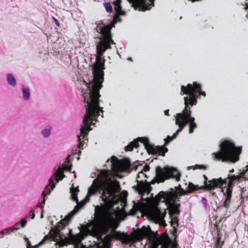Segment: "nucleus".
Segmentation results:
<instances>
[{
	"label": "nucleus",
	"mask_w": 248,
	"mask_h": 248,
	"mask_svg": "<svg viewBox=\"0 0 248 248\" xmlns=\"http://www.w3.org/2000/svg\"><path fill=\"white\" fill-rule=\"evenodd\" d=\"M101 191V198L104 204L95 207L94 219L88 224L92 226L91 236L99 241L94 244L96 248H110L113 239L120 240L124 244H132L145 238H149L154 233L149 226H145L138 228L132 236L116 231L119 224L113 217L115 211L112 208L116 203V187L111 183L107 170H101L93 180L88 188L87 196L100 193Z\"/></svg>",
	"instance_id": "1"
},
{
	"label": "nucleus",
	"mask_w": 248,
	"mask_h": 248,
	"mask_svg": "<svg viewBox=\"0 0 248 248\" xmlns=\"http://www.w3.org/2000/svg\"><path fill=\"white\" fill-rule=\"evenodd\" d=\"M112 26L105 25L102 21H100L97 24L96 31L100 33V40L96 47V63L93 70V83L86 84L89 92L83 94L84 103H86V114L83 120V124L80 127V135L78 136V148L83 149L84 142L81 141V137L84 139L87 135L88 132L91 130V125L93 124V121H96V118L100 115V112L103 113V108L99 106V90L102 88L103 77L101 73L102 69H104L105 60L102 58L105 52L108 49H110L111 44H115L112 39L111 30Z\"/></svg>",
	"instance_id": "2"
},
{
	"label": "nucleus",
	"mask_w": 248,
	"mask_h": 248,
	"mask_svg": "<svg viewBox=\"0 0 248 248\" xmlns=\"http://www.w3.org/2000/svg\"><path fill=\"white\" fill-rule=\"evenodd\" d=\"M181 175L180 172L173 167L165 166L161 168L157 166L155 168V177L154 180L148 182L146 180L144 181L137 179V184L134 186L133 188L139 194L149 193L152 190L151 185H154L155 183L164 182L165 180L170 178L175 179L176 181H179L180 180Z\"/></svg>",
	"instance_id": "3"
},
{
	"label": "nucleus",
	"mask_w": 248,
	"mask_h": 248,
	"mask_svg": "<svg viewBox=\"0 0 248 248\" xmlns=\"http://www.w3.org/2000/svg\"><path fill=\"white\" fill-rule=\"evenodd\" d=\"M219 149L212 154L215 161H220L227 163H235L239 160L240 155L242 153L241 147H236L233 142L224 140L219 144Z\"/></svg>",
	"instance_id": "4"
},
{
	"label": "nucleus",
	"mask_w": 248,
	"mask_h": 248,
	"mask_svg": "<svg viewBox=\"0 0 248 248\" xmlns=\"http://www.w3.org/2000/svg\"><path fill=\"white\" fill-rule=\"evenodd\" d=\"M139 142L143 144L149 154L164 156L165 154L168 152V149L165 147V145L155 146L150 143L149 139L147 137L137 138L125 147V150L126 151H132L134 148H138L139 146Z\"/></svg>",
	"instance_id": "5"
},
{
	"label": "nucleus",
	"mask_w": 248,
	"mask_h": 248,
	"mask_svg": "<svg viewBox=\"0 0 248 248\" xmlns=\"http://www.w3.org/2000/svg\"><path fill=\"white\" fill-rule=\"evenodd\" d=\"M88 224L87 225V228L86 229L81 231L77 234H73L72 230L69 229L68 236L63 239L62 236H60L59 241H58L57 238L54 237L53 240L56 242L60 247H62L68 244H72L75 246V248H78L79 245L81 242L88 235H91L92 228L89 229V227L91 226H88Z\"/></svg>",
	"instance_id": "6"
},
{
	"label": "nucleus",
	"mask_w": 248,
	"mask_h": 248,
	"mask_svg": "<svg viewBox=\"0 0 248 248\" xmlns=\"http://www.w3.org/2000/svg\"><path fill=\"white\" fill-rule=\"evenodd\" d=\"M242 177V174L240 173L239 175H237L229 174L227 178L225 179H226V183H227V180H228L227 186L226 187V191L225 192H223L224 195L226 196V198L223 204L218 207L216 210V211L218 212L222 211L223 212L222 217H226L228 210L230 207L234 182L239 181Z\"/></svg>",
	"instance_id": "7"
},
{
	"label": "nucleus",
	"mask_w": 248,
	"mask_h": 248,
	"mask_svg": "<svg viewBox=\"0 0 248 248\" xmlns=\"http://www.w3.org/2000/svg\"><path fill=\"white\" fill-rule=\"evenodd\" d=\"M181 94H186L189 96L184 97V104L185 103V98L187 97V107L189 105L191 106L195 105L197 103V93L199 95H202L204 97L206 96V93L204 91H202L201 85L197 82H193V84H188L186 86L182 85Z\"/></svg>",
	"instance_id": "8"
},
{
	"label": "nucleus",
	"mask_w": 248,
	"mask_h": 248,
	"mask_svg": "<svg viewBox=\"0 0 248 248\" xmlns=\"http://www.w3.org/2000/svg\"><path fill=\"white\" fill-rule=\"evenodd\" d=\"M187 97L185 98V108L182 113H179V117L181 118L184 122H186V125L189 124V133H192L195 128L197 127V124L195 122V118L191 116L192 111L190 107H187Z\"/></svg>",
	"instance_id": "9"
},
{
	"label": "nucleus",
	"mask_w": 248,
	"mask_h": 248,
	"mask_svg": "<svg viewBox=\"0 0 248 248\" xmlns=\"http://www.w3.org/2000/svg\"><path fill=\"white\" fill-rule=\"evenodd\" d=\"M152 239L158 248H177V243L172 242L166 232Z\"/></svg>",
	"instance_id": "10"
},
{
	"label": "nucleus",
	"mask_w": 248,
	"mask_h": 248,
	"mask_svg": "<svg viewBox=\"0 0 248 248\" xmlns=\"http://www.w3.org/2000/svg\"><path fill=\"white\" fill-rule=\"evenodd\" d=\"M111 162L112 169L118 172L124 171L129 170L131 165L129 159L124 158L122 160H119L118 158L115 156L111 157Z\"/></svg>",
	"instance_id": "11"
},
{
	"label": "nucleus",
	"mask_w": 248,
	"mask_h": 248,
	"mask_svg": "<svg viewBox=\"0 0 248 248\" xmlns=\"http://www.w3.org/2000/svg\"><path fill=\"white\" fill-rule=\"evenodd\" d=\"M182 189H184L181 187V185L179 184L178 186H175L174 188H170V191H161L160 192L158 196L159 198H170L171 200L173 198L177 199V201H180V198L182 191Z\"/></svg>",
	"instance_id": "12"
},
{
	"label": "nucleus",
	"mask_w": 248,
	"mask_h": 248,
	"mask_svg": "<svg viewBox=\"0 0 248 248\" xmlns=\"http://www.w3.org/2000/svg\"><path fill=\"white\" fill-rule=\"evenodd\" d=\"M81 207L77 204L74 209L68 215L59 221L55 227V233L57 235H61V230H63L66 226L68 225L72 217L74 215L77 213Z\"/></svg>",
	"instance_id": "13"
},
{
	"label": "nucleus",
	"mask_w": 248,
	"mask_h": 248,
	"mask_svg": "<svg viewBox=\"0 0 248 248\" xmlns=\"http://www.w3.org/2000/svg\"><path fill=\"white\" fill-rule=\"evenodd\" d=\"M162 199V198H160ZM166 200L167 202L170 204L169 208V214L170 217H173L174 215H179L180 213V203L177 202V199L173 198L171 200L170 198H163Z\"/></svg>",
	"instance_id": "14"
},
{
	"label": "nucleus",
	"mask_w": 248,
	"mask_h": 248,
	"mask_svg": "<svg viewBox=\"0 0 248 248\" xmlns=\"http://www.w3.org/2000/svg\"><path fill=\"white\" fill-rule=\"evenodd\" d=\"M214 187L211 186V184L205 186H199L198 185H195L191 182H189L188 186L186 190L182 189V193L181 195H187L188 193H193L197 190L200 189H206L208 190H211Z\"/></svg>",
	"instance_id": "15"
},
{
	"label": "nucleus",
	"mask_w": 248,
	"mask_h": 248,
	"mask_svg": "<svg viewBox=\"0 0 248 248\" xmlns=\"http://www.w3.org/2000/svg\"><path fill=\"white\" fill-rule=\"evenodd\" d=\"M203 177L204 178V185H208L209 184H211L212 186L214 187L212 189L217 187H220L222 189V191H224V189L223 188V186L224 184H226V179H222V178H219L218 179H212V180H208V178L205 175H203Z\"/></svg>",
	"instance_id": "16"
},
{
	"label": "nucleus",
	"mask_w": 248,
	"mask_h": 248,
	"mask_svg": "<svg viewBox=\"0 0 248 248\" xmlns=\"http://www.w3.org/2000/svg\"><path fill=\"white\" fill-rule=\"evenodd\" d=\"M166 214V210L162 212L158 207H156L148 212V216L152 219L162 220L164 219Z\"/></svg>",
	"instance_id": "17"
},
{
	"label": "nucleus",
	"mask_w": 248,
	"mask_h": 248,
	"mask_svg": "<svg viewBox=\"0 0 248 248\" xmlns=\"http://www.w3.org/2000/svg\"><path fill=\"white\" fill-rule=\"evenodd\" d=\"M111 3L114 5L116 15L114 16V19L121 21L120 16L125 15V12L122 10L121 3L122 0H109Z\"/></svg>",
	"instance_id": "18"
},
{
	"label": "nucleus",
	"mask_w": 248,
	"mask_h": 248,
	"mask_svg": "<svg viewBox=\"0 0 248 248\" xmlns=\"http://www.w3.org/2000/svg\"><path fill=\"white\" fill-rule=\"evenodd\" d=\"M175 124L178 125L179 128L177 131L173 134V138H176L177 135L184 129V128L186 125V122H184L183 120H182L181 118L179 117V113L176 114L175 119Z\"/></svg>",
	"instance_id": "19"
},
{
	"label": "nucleus",
	"mask_w": 248,
	"mask_h": 248,
	"mask_svg": "<svg viewBox=\"0 0 248 248\" xmlns=\"http://www.w3.org/2000/svg\"><path fill=\"white\" fill-rule=\"evenodd\" d=\"M51 238V236H48V235H46L44 238L38 244L33 246H31L30 243L28 242L26 248H38L40 246L45 244L47 241L50 240Z\"/></svg>",
	"instance_id": "20"
},
{
	"label": "nucleus",
	"mask_w": 248,
	"mask_h": 248,
	"mask_svg": "<svg viewBox=\"0 0 248 248\" xmlns=\"http://www.w3.org/2000/svg\"><path fill=\"white\" fill-rule=\"evenodd\" d=\"M224 242L222 240L221 234L219 231H217V237L215 242V247L214 248H222V246L224 245Z\"/></svg>",
	"instance_id": "21"
},
{
	"label": "nucleus",
	"mask_w": 248,
	"mask_h": 248,
	"mask_svg": "<svg viewBox=\"0 0 248 248\" xmlns=\"http://www.w3.org/2000/svg\"><path fill=\"white\" fill-rule=\"evenodd\" d=\"M79 191V189L78 186L76 187H74L73 186H72L70 188V193H71V197L72 200L74 201H75L76 202H78V196L77 192Z\"/></svg>",
	"instance_id": "22"
},
{
	"label": "nucleus",
	"mask_w": 248,
	"mask_h": 248,
	"mask_svg": "<svg viewBox=\"0 0 248 248\" xmlns=\"http://www.w3.org/2000/svg\"><path fill=\"white\" fill-rule=\"evenodd\" d=\"M55 175L57 182L60 180H62L65 177V175L60 167H59L58 170L55 172Z\"/></svg>",
	"instance_id": "23"
},
{
	"label": "nucleus",
	"mask_w": 248,
	"mask_h": 248,
	"mask_svg": "<svg viewBox=\"0 0 248 248\" xmlns=\"http://www.w3.org/2000/svg\"><path fill=\"white\" fill-rule=\"evenodd\" d=\"M7 80L9 84L15 86L16 84V80L13 75L9 74L7 76Z\"/></svg>",
	"instance_id": "24"
},
{
	"label": "nucleus",
	"mask_w": 248,
	"mask_h": 248,
	"mask_svg": "<svg viewBox=\"0 0 248 248\" xmlns=\"http://www.w3.org/2000/svg\"><path fill=\"white\" fill-rule=\"evenodd\" d=\"M23 96L25 100H28L30 95V90L28 88L23 87L22 89Z\"/></svg>",
	"instance_id": "25"
},
{
	"label": "nucleus",
	"mask_w": 248,
	"mask_h": 248,
	"mask_svg": "<svg viewBox=\"0 0 248 248\" xmlns=\"http://www.w3.org/2000/svg\"><path fill=\"white\" fill-rule=\"evenodd\" d=\"M171 218V221L170 222V225L173 227V226L178 227L179 226V219L177 217H172Z\"/></svg>",
	"instance_id": "26"
},
{
	"label": "nucleus",
	"mask_w": 248,
	"mask_h": 248,
	"mask_svg": "<svg viewBox=\"0 0 248 248\" xmlns=\"http://www.w3.org/2000/svg\"><path fill=\"white\" fill-rule=\"evenodd\" d=\"M55 185L53 183V180L52 177L50 178L49 179V184L46 186L45 189H46L48 188L49 186H50V189L48 190L47 193L49 194L50 192V190L53 189L55 187Z\"/></svg>",
	"instance_id": "27"
},
{
	"label": "nucleus",
	"mask_w": 248,
	"mask_h": 248,
	"mask_svg": "<svg viewBox=\"0 0 248 248\" xmlns=\"http://www.w3.org/2000/svg\"><path fill=\"white\" fill-rule=\"evenodd\" d=\"M51 129V127L49 126L46 128L42 131V133L44 137L47 138L49 136Z\"/></svg>",
	"instance_id": "28"
},
{
	"label": "nucleus",
	"mask_w": 248,
	"mask_h": 248,
	"mask_svg": "<svg viewBox=\"0 0 248 248\" xmlns=\"http://www.w3.org/2000/svg\"><path fill=\"white\" fill-rule=\"evenodd\" d=\"M12 232H13L12 227H9L0 231V235L3 237L4 234H9Z\"/></svg>",
	"instance_id": "29"
},
{
	"label": "nucleus",
	"mask_w": 248,
	"mask_h": 248,
	"mask_svg": "<svg viewBox=\"0 0 248 248\" xmlns=\"http://www.w3.org/2000/svg\"><path fill=\"white\" fill-rule=\"evenodd\" d=\"M104 5L107 12L111 13L112 12V7L110 2L104 3Z\"/></svg>",
	"instance_id": "30"
},
{
	"label": "nucleus",
	"mask_w": 248,
	"mask_h": 248,
	"mask_svg": "<svg viewBox=\"0 0 248 248\" xmlns=\"http://www.w3.org/2000/svg\"><path fill=\"white\" fill-rule=\"evenodd\" d=\"M245 168L246 169L243 170V171L241 172V173L243 177H244L246 180H248V166L247 165Z\"/></svg>",
	"instance_id": "31"
},
{
	"label": "nucleus",
	"mask_w": 248,
	"mask_h": 248,
	"mask_svg": "<svg viewBox=\"0 0 248 248\" xmlns=\"http://www.w3.org/2000/svg\"><path fill=\"white\" fill-rule=\"evenodd\" d=\"M175 138H173V135H172V137H170V136H168L167 138L164 139L165 143H164V145L166 146L167 145H168L169 144V143L170 142L171 140H172Z\"/></svg>",
	"instance_id": "32"
},
{
	"label": "nucleus",
	"mask_w": 248,
	"mask_h": 248,
	"mask_svg": "<svg viewBox=\"0 0 248 248\" xmlns=\"http://www.w3.org/2000/svg\"><path fill=\"white\" fill-rule=\"evenodd\" d=\"M42 195L44 197V198H43V201L41 202V203H40L39 204V206L40 207H41V208H42L43 207V206L45 205V201H46V200H45V197L46 196V192L45 190H44L42 192Z\"/></svg>",
	"instance_id": "33"
},
{
	"label": "nucleus",
	"mask_w": 248,
	"mask_h": 248,
	"mask_svg": "<svg viewBox=\"0 0 248 248\" xmlns=\"http://www.w3.org/2000/svg\"><path fill=\"white\" fill-rule=\"evenodd\" d=\"M63 169L64 170H67L68 171H71V169H72V165H63Z\"/></svg>",
	"instance_id": "34"
},
{
	"label": "nucleus",
	"mask_w": 248,
	"mask_h": 248,
	"mask_svg": "<svg viewBox=\"0 0 248 248\" xmlns=\"http://www.w3.org/2000/svg\"><path fill=\"white\" fill-rule=\"evenodd\" d=\"M149 242L150 244L148 246V248H158L152 239L149 240Z\"/></svg>",
	"instance_id": "35"
},
{
	"label": "nucleus",
	"mask_w": 248,
	"mask_h": 248,
	"mask_svg": "<svg viewBox=\"0 0 248 248\" xmlns=\"http://www.w3.org/2000/svg\"><path fill=\"white\" fill-rule=\"evenodd\" d=\"M20 226L19 222L16 223L13 227H11L13 231L17 230L19 228Z\"/></svg>",
	"instance_id": "36"
},
{
	"label": "nucleus",
	"mask_w": 248,
	"mask_h": 248,
	"mask_svg": "<svg viewBox=\"0 0 248 248\" xmlns=\"http://www.w3.org/2000/svg\"><path fill=\"white\" fill-rule=\"evenodd\" d=\"M20 225L21 227H24L26 226L27 223V220L26 218H23L21 220L20 222H19Z\"/></svg>",
	"instance_id": "37"
},
{
	"label": "nucleus",
	"mask_w": 248,
	"mask_h": 248,
	"mask_svg": "<svg viewBox=\"0 0 248 248\" xmlns=\"http://www.w3.org/2000/svg\"><path fill=\"white\" fill-rule=\"evenodd\" d=\"M196 167L200 170H206L207 167L204 165H196Z\"/></svg>",
	"instance_id": "38"
},
{
	"label": "nucleus",
	"mask_w": 248,
	"mask_h": 248,
	"mask_svg": "<svg viewBox=\"0 0 248 248\" xmlns=\"http://www.w3.org/2000/svg\"><path fill=\"white\" fill-rule=\"evenodd\" d=\"M143 176H144L145 177H147L146 175L143 172L142 170H141L137 175V179H140V178H141Z\"/></svg>",
	"instance_id": "39"
},
{
	"label": "nucleus",
	"mask_w": 248,
	"mask_h": 248,
	"mask_svg": "<svg viewBox=\"0 0 248 248\" xmlns=\"http://www.w3.org/2000/svg\"><path fill=\"white\" fill-rule=\"evenodd\" d=\"M86 202L84 200H82L80 202H78V201L77 203L79 205V207L81 208L86 204Z\"/></svg>",
	"instance_id": "40"
},
{
	"label": "nucleus",
	"mask_w": 248,
	"mask_h": 248,
	"mask_svg": "<svg viewBox=\"0 0 248 248\" xmlns=\"http://www.w3.org/2000/svg\"><path fill=\"white\" fill-rule=\"evenodd\" d=\"M178 227H176V226H173V232H172V234L173 236H175L176 233H177V228Z\"/></svg>",
	"instance_id": "41"
},
{
	"label": "nucleus",
	"mask_w": 248,
	"mask_h": 248,
	"mask_svg": "<svg viewBox=\"0 0 248 248\" xmlns=\"http://www.w3.org/2000/svg\"><path fill=\"white\" fill-rule=\"evenodd\" d=\"M149 169H150V167L149 165H145L144 168H143V170L145 172H146L147 171H149Z\"/></svg>",
	"instance_id": "42"
},
{
	"label": "nucleus",
	"mask_w": 248,
	"mask_h": 248,
	"mask_svg": "<svg viewBox=\"0 0 248 248\" xmlns=\"http://www.w3.org/2000/svg\"><path fill=\"white\" fill-rule=\"evenodd\" d=\"M30 214H31V219H33L35 217L34 212L32 210H31L30 212Z\"/></svg>",
	"instance_id": "43"
},
{
	"label": "nucleus",
	"mask_w": 248,
	"mask_h": 248,
	"mask_svg": "<svg viewBox=\"0 0 248 248\" xmlns=\"http://www.w3.org/2000/svg\"><path fill=\"white\" fill-rule=\"evenodd\" d=\"M53 20H54V22H55V24H56L57 26L59 27V26H60V23H59V22L58 20V19H57L56 18H55V17H53Z\"/></svg>",
	"instance_id": "44"
},
{
	"label": "nucleus",
	"mask_w": 248,
	"mask_h": 248,
	"mask_svg": "<svg viewBox=\"0 0 248 248\" xmlns=\"http://www.w3.org/2000/svg\"><path fill=\"white\" fill-rule=\"evenodd\" d=\"M245 10H248V2H245V7L244 8ZM246 17L248 19V14L246 15Z\"/></svg>",
	"instance_id": "45"
},
{
	"label": "nucleus",
	"mask_w": 248,
	"mask_h": 248,
	"mask_svg": "<svg viewBox=\"0 0 248 248\" xmlns=\"http://www.w3.org/2000/svg\"><path fill=\"white\" fill-rule=\"evenodd\" d=\"M164 114H165V115L169 116L170 115V114H169V109L165 110L164 111Z\"/></svg>",
	"instance_id": "46"
},
{
	"label": "nucleus",
	"mask_w": 248,
	"mask_h": 248,
	"mask_svg": "<svg viewBox=\"0 0 248 248\" xmlns=\"http://www.w3.org/2000/svg\"><path fill=\"white\" fill-rule=\"evenodd\" d=\"M234 171V169H231V170H230L229 172H230V173H232V172H233Z\"/></svg>",
	"instance_id": "47"
},
{
	"label": "nucleus",
	"mask_w": 248,
	"mask_h": 248,
	"mask_svg": "<svg viewBox=\"0 0 248 248\" xmlns=\"http://www.w3.org/2000/svg\"><path fill=\"white\" fill-rule=\"evenodd\" d=\"M70 157V155H68V157H67V159H68V161H69V158Z\"/></svg>",
	"instance_id": "48"
},
{
	"label": "nucleus",
	"mask_w": 248,
	"mask_h": 248,
	"mask_svg": "<svg viewBox=\"0 0 248 248\" xmlns=\"http://www.w3.org/2000/svg\"><path fill=\"white\" fill-rule=\"evenodd\" d=\"M43 217V214L42 213V214L41 215V217L42 218V217Z\"/></svg>",
	"instance_id": "49"
},
{
	"label": "nucleus",
	"mask_w": 248,
	"mask_h": 248,
	"mask_svg": "<svg viewBox=\"0 0 248 248\" xmlns=\"http://www.w3.org/2000/svg\"><path fill=\"white\" fill-rule=\"evenodd\" d=\"M77 150H76V151H77ZM74 154H76V152H75V153H73Z\"/></svg>",
	"instance_id": "50"
},
{
	"label": "nucleus",
	"mask_w": 248,
	"mask_h": 248,
	"mask_svg": "<svg viewBox=\"0 0 248 248\" xmlns=\"http://www.w3.org/2000/svg\"><path fill=\"white\" fill-rule=\"evenodd\" d=\"M2 236L0 235V238H2Z\"/></svg>",
	"instance_id": "51"
}]
</instances>
